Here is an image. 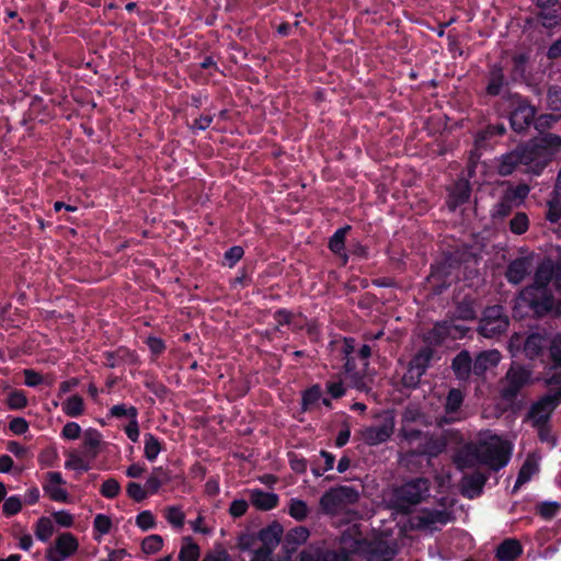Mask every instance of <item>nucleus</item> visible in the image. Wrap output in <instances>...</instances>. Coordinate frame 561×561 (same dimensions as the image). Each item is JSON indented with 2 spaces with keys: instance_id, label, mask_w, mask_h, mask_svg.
Returning a JSON list of instances; mask_svg holds the SVG:
<instances>
[{
  "instance_id": "obj_1",
  "label": "nucleus",
  "mask_w": 561,
  "mask_h": 561,
  "mask_svg": "<svg viewBox=\"0 0 561 561\" xmlns=\"http://www.w3.org/2000/svg\"><path fill=\"white\" fill-rule=\"evenodd\" d=\"M502 99L506 103L507 119L512 130L519 135L526 134L535 124L538 113L536 105L528 96L518 92L507 91Z\"/></svg>"
},
{
  "instance_id": "obj_2",
  "label": "nucleus",
  "mask_w": 561,
  "mask_h": 561,
  "mask_svg": "<svg viewBox=\"0 0 561 561\" xmlns=\"http://www.w3.org/2000/svg\"><path fill=\"white\" fill-rule=\"evenodd\" d=\"M474 449L477 450L480 463L488 466L494 471L504 468L512 455L511 445L496 435L476 442Z\"/></svg>"
},
{
  "instance_id": "obj_3",
  "label": "nucleus",
  "mask_w": 561,
  "mask_h": 561,
  "mask_svg": "<svg viewBox=\"0 0 561 561\" xmlns=\"http://www.w3.org/2000/svg\"><path fill=\"white\" fill-rule=\"evenodd\" d=\"M430 495V481L426 478H413L393 491V507L408 514L411 508Z\"/></svg>"
},
{
  "instance_id": "obj_4",
  "label": "nucleus",
  "mask_w": 561,
  "mask_h": 561,
  "mask_svg": "<svg viewBox=\"0 0 561 561\" xmlns=\"http://www.w3.org/2000/svg\"><path fill=\"white\" fill-rule=\"evenodd\" d=\"M525 145L535 160V175H539L550 162L552 154L561 148V136L543 133Z\"/></svg>"
},
{
  "instance_id": "obj_5",
  "label": "nucleus",
  "mask_w": 561,
  "mask_h": 561,
  "mask_svg": "<svg viewBox=\"0 0 561 561\" xmlns=\"http://www.w3.org/2000/svg\"><path fill=\"white\" fill-rule=\"evenodd\" d=\"M534 163L535 160L529 153L528 148L523 144L496 159V172L501 176H508L519 167H525L526 172L535 174Z\"/></svg>"
},
{
  "instance_id": "obj_6",
  "label": "nucleus",
  "mask_w": 561,
  "mask_h": 561,
  "mask_svg": "<svg viewBox=\"0 0 561 561\" xmlns=\"http://www.w3.org/2000/svg\"><path fill=\"white\" fill-rule=\"evenodd\" d=\"M519 305L528 308L533 317L542 319L551 313L553 294L536 287H525L518 295Z\"/></svg>"
},
{
  "instance_id": "obj_7",
  "label": "nucleus",
  "mask_w": 561,
  "mask_h": 561,
  "mask_svg": "<svg viewBox=\"0 0 561 561\" xmlns=\"http://www.w3.org/2000/svg\"><path fill=\"white\" fill-rule=\"evenodd\" d=\"M510 325V318L501 305L486 307L479 323V334L486 339H495L504 334Z\"/></svg>"
},
{
  "instance_id": "obj_8",
  "label": "nucleus",
  "mask_w": 561,
  "mask_h": 561,
  "mask_svg": "<svg viewBox=\"0 0 561 561\" xmlns=\"http://www.w3.org/2000/svg\"><path fill=\"white\" fill-rule=\"evenodd\" d=\"M359 492L356 488L350 485H337L329 489L320 497V506L327 514H335L343 506L357 503Z\"/></svg>"
},
{
  "instance_id": "obj_9",
  "label": "nucleus",
  "mask_w": 561,
  "mask_h": 561,
  "mask_svg": "<svg viewBox=\"0 0 561 561\" xmlns=\"http://www.w3.org/2000/svg\"><path fill=\"white\" fill-rule=\"evenodd\" d=\"M283 535V526L277 520L262 528L257 534V539L262 542V546L254 550L251 561H272V553L280 542Z\"/></svg>"
},
{
  "instance_id": "obj_10",
  "label": "nucleus",
  "mask_w": 561,
  "mask_h": 561,
  "mask_svg": "<svg viewBox=\"0 0 561 561\" xmlns=\"http://www.w3.org/2000/svg\"><path fill=\"white\" fill-rule=\"evenodd\" d=\"M354 543V547H350V552L364 553L366 561H392L397 554V549L386 540L367 541L358 539Z\"/></svg>"
},
{
  "instance_id": "obj_11",
  "label": "nucleus",
  "mask_w": 561,
  "mask_h": 561,
  "mask_svg": "<svg viewBox=\"0 0 561 561\" xmlns=\"http://www.w3.org/2000/svg\"><path fill=\"white\" fill-rule=\"evenodd\" d=\"M350 547L330 549L324 545H309L299 556V561H352Z\"/></svg>"
},
{
  "instance_id": "obj_12",
  "label": "nucleus",
  "mask_w": 561,
  "mask_h": 561,
  "mask_svg": "<svg viewBox=\"0 0 561 561\" xmlns=\"http://www.w3.org/2000/svg\"><path fill=\"white\" fill-rule=\"evenodd\" d=\"M506 386L503 389L505 399H515L520 390L530 382L531 371L520 365H512L506 373Z\"/></svg>"
},
{
  "instance_id": "obj_13",
  "label": "nucleus",
  "mask_w": 561,
  "mask_h": 561,
  "mask_svg": "<svg viewBox=\"0 0 561 561\" xmlns=\"http://www.w3.org/2000/svg\"><path fill=\"white\" fill-rule=\"evenodd\" d=\"M393 431L394 419L392 416H388L378 425L364 427L360 431V437L366 445L377 446L390 439Z\"/></svg>"
},
{
  "instance_id": "obj_14",
  "label": "nucleus",
  "mask_w": 561,
  "mask_h": 561,
  "mask_svg": "<svg viewBox=\"0 0 561 561\" xmlns=\"http://www.w3.org/2000/svg\"><path fill=\"white\" fill-rule=\"evenodd\" d=\"M78 539L71 533L60 534L55 540V547L47 549L48 561H62L77 552Z\"/></svg>"
},
{
  "instance_id": "obj_15",
  "label": "nucleus",
  "mask_w": 561,
  "mask_h": 561,
  "mask_svg": "<svg viewBox=\"0 0 561 561\" xmlns=\"http://www.w3.org/2000/svg\"><path fill=\"white\" fill-rule=\"evenodd\" d=\"M485 80L486 84L484 95L490 98L500 96L504 88L510 85V79L506 77L504 67L501 62H493L489 65Z\"/></svg>"
},
{
  "instance_id": "obj_16",
  "label": "nucleus",
  "mask_w": 561,
  "mask_h": 561,
  "mask_svg": "<svg viewBox=\"0 0 561 561\" xmlns=\"http://www.w3.org/2000/svg\"><path fill=\"white\" fill-rule=\"evenodd\" d=\"M488 476L479 470L472 473H466L461 478V494L468 499H474L482 494L483 488L488 481Z\"/></svg>"
},
{
  "instance_id": "obj_17",
  "label": "nucleus",
  "mask_w": 561,
  "mask_h": 561,
  "mask_svg": "<svg viewBox=\"0 0 561 561\" xmlns=\"http://www.w3.org/2000/svg\"><path fill=\"white\" fill-rule=\"evenodd\" d=\"M352 230V226L345 225L337 230L329 238L328 249L336 256H339L342 261V265L345 266L352 255L348 252V249L345 247L346 236Z\"/></svg>"
},
{
  "instance_id": "obj_18",
  "label": "nucleus",
  "mask_w": 561,
  "mask_h": 561,
  "mask_svg": "<svg viewBox=\"0 0 561 561\" xmlns=\"http://www.w3.org/2000/svg\"><path fill=\"white\" fill-rule=\"evenodd\" d=\"M62 476L58 471H48L45 474L43 490L55 502L65 503L68 500V493L59 485L65 484Z\"/></svg>"
},
{
  "instance_id": "obj_19",
  "label": "nucleus",
  "mask_w": 561,
  "mask_h": 561,
  "mask_svg": "<svg viewBox=\"0 0 561 561\" xmlns=\"http://www.w3.org/2000/svg\"><path fill=\"white\" fill-rule=\"evenodd\" d=\"M453 321L442 320L437 321L432 329H430L423 336V342L426 346L432 348L442 346L445 341L451 336Z\"/></svg>"
},
{
  "instance_id": "obj_20",
  "label": "nucleus",
  "mask_w": 561,
  "mask_h": 561,
  "mask_svg": "<svg viewBox=\"0 0 561 561\" xmlns=\"http://www.w3.org/2000/svg\"><path fill=\"white\" fill-rule=\"evenodd\" d=\"M450 368L457 380L467 382L473 375V360L469 351H460L453 359Z\"/></svg>"
},
{
  "instance_id": "obj_21",
  "label": "nucleus",
  "mask_w": 561,
  "mask_h": 561,
  "mask_svg": "<svg viewBox=\"0 0 561 561\" xmlns=\"http://www.w3.org/2000/svg\"><path fill=\"white\" fill-rule=\"evenodd\" d=\"M506 134V127L503 123L489 124L479 129L474 135V146L477 149H486L492 141Z\"/></svg>"
},
{
  "instance_id": "obj_22",
  "label": "nucleus",
  "mask_w": 561,
  "mask_h": 561,
  "mask_svg": "<svg viewBox=\"0 0 561 561\" xmlns=\"http://www.w3.org/2000/svg\"><path fill=\"white\" fill-rule=\"evenodd\" d=\"M501 353L496 350L480 352L473 360V375L478 378H484L485 373L496 367L501 360Z\"/></svg>"
},
{
  "instance_id": "obj_23",
  "label": "nucleus",
  "mask_w": 561,
  "mask_h": 561,
  "mask_svg": "<svg viewBox=\"0 0 561 561\" xmlns=\"http://www.w3.org/2000/svg\"><path fill=\"white\" fill-rule=\"evenodd\" d=\"M309 536L310 531L305 526H296L284 535L283 550L287 554L288 559H290L291 553H294L298 547L308 540Z\"/></svg>"
},
{
  "instance_id": "obj_24",
  "label": "nucleus",
  "mask_w": 561,
  "mask_h": 561,
  "mask_svg": "<svg viewBox=\"0 0 561 561\" xmlns=\"http://www.w3.org/2000/svg\"><path fill=\"white\" fill-rule=\"evenodd\" d=\"M471 196V185L467 180L457 181L449 191L447 206L450 210H456L459 206L469 202Z\"/></svg>"
},
{
  "instance_id": "obj_25",
  "label": "nucleus",
  "mask_w": 561,
  "mask_h": 561,
  "mask_svg": "<svg viewBox=\"0 0 561 561\" xmlns=\"http://www.w3.org/2000/svg\"><path fill=\"white\" fill-rule=\"evenodd\" d=\"M476 317L474 300L469 296H465L456 304L455 308L449 310L446 314V319L453 322L457 320L471 321L474 320Z\"/></svg>"
},
{
  "instance_id": "obj_26",
  "label": "nucleus",
  "mask_w": 561,
  "mask_h": 561,
  "mask_svg": "<svg viewBox=\"0 0 561 561\" xmlns=\"http://www.w3.org/2000/svg\"><path fill=\"white\" fill-rule=\"evenodd\" d=\"M537 5L540 8L538 15L545 27H552L560 22V7L558 0H537Z\"/></svg>"
},
{
  "instance_id": "obj_27",
  "label": "nucleus",
  "mask_w": 561,
  "mask_h": 561,
  "mask_svg": "<svg viewBox=\"0 0 561 561\" xmlns=\"http://www.w3.org/2000/svg\"><path fill=\"white\" fill-rule=\"evenodd\" d=\"M529 261L527 257H517L507 265L505 277L510 284H520L528 275Z\"/></svg>"
},
{
  "instance_id": "obj_28",
  "label": "nucleus",
  "mask_w": 561,
  "mask_h": 561,
  "mask_svg": "<svg viewBox=\"0 0 561 561\" xmlns=\"http://www.w3.org/2000/svg\"><path fill=\"white\" fill-rule=\"evenodd\" d=\"M465 401L463 392L458 388H451L446 397L444 403V411L446 416L444 417L445 423H451L456 421L453 417L454 414L458 413Z\"/></svg>"
},
{
  "instance_id": "obj_29",
  "label": "nucleus",
  "mask_w": 561,
  "mask_h": 561,
  "mask_svg": "<svg viewBox=\"0 0 561 561\" xmlns=\"http://www.w3.org/2000/svg\"><path fill=\"white\" fill-rule=\"evenodd\" d=\"M523 553V546L517 539H504L496 548L495 557L499 561H515Z\"/></svg>"
},
{
  "instance_id": "obj_30",
  "label": "nucleus",
  "mask_w": 561,
  "mask_h": 561,
  "mask_svg": "<svg viewBox=\"0 0 561 561\" xmlns=\"http://www.w3.org/2000/svg\"><path fill=\"white\" fill-rule=\"evenodd\" d=\"M250 501L260 511H271L278 505L279 497L276 493L255 489L250 493Z\"/></svg>"
},
{
  "instance_id": "obj_31",
  "label": "nucleus",
  "mask_w": 561,
  "mask_h": 561,
  "mask_svg": "<svg viewBox=\"0 0 561 561\" xmlns=\"http://www.w3.org/2000/svg\"><path fill=\"white\" fill-rule=\"evenodd\" d=\"M454 463L460 470L474 468L480 463L474 443L467 444L460 451L454 456Z\"/></svg>"
},
{
  "instance_id": "obj_32",
  "label": "nucleus",
  "mask_w": 561,
  "mask_h": 561,
  "mask_svg": "<svg viewBox=\"0 0 561 561\" xmlns=\"http://www.w3.org/2000/svg\"><path fill=\"white\" fill-rule=\"evenodd\" d=\"M554 410L556 403L553 404L549 397H541L539 400L531 404L528 412V417L531 419V421L545 419L546 422H550L551 415Z\"/></svg>"
},
{
  "instance_id": "obj_33",
  "label": "nucleus",
  "mask_w": 561,
  "mask_h": 561,
  "mask_svg": "<svg viewBox=\"0 0 561 561\" xmlns=\"http://www.w3.org/2000/svg\"><path fill=\"white\" fill-rule=\"evenodd\" d=\"M322 399V388L319 383L311 385L301 392L300 412L307 413L317 409Z\"/></svg>"
},
{
  "instance_id": "obj_34",
  "label": "nucleus",
  "mask_w": 561,
  "mask_h": 561,
  "mask_svg": "<svg viewBox=\"0 0 561 561\" xmlns=\"http://www.w3.org/2000/svg\"><path fill=\"white\" fill-rule=\"evenodd\" d=\"M103 357L105 358L104 365L106 367L115 368L125 363L133 362L135 353L125 346H119L114 351H105Z\"/></svg>"
},
{
  "instance_id": "obj_35",
  "label": "nucleus",
  "mask_w": 561,
  "mask_h": 561,
  "mask_svg": "<svg viewBox=\"0 0 561 561\" xmlns=\"http://www.w3.org/2000/svg\"><path fill=\"white\" fill-rule=\"evenodd\" d=\"M335 463V456L327 450H321L319 456L310 460V469L314 477H321L324 472L332 470Z\"/></svg>"
},
{
  "instance_id": "obj_36",
  "label": "nucleus",
  "mask_w": 561,
  "mask_h": 561,
  "mask_svg": "<svg viewBox=\"0 0 561 561\" xmlns=\"http://www.w3.org/2000/svg\"><path fill=\"white\" fill-rule=\"evenodd\" d=\"M101 433L95 428H89L83 435V456L93 460L99 455V448L101 445Z\"/></svg>"
},
{
  "instance_id": "obj_37",
  "label": "nucleus",
  "mask_w": 561,
  "mask_h": 561,
  "mask_svg": "<svg viewBox=\"0 0 561 561\" xmlns=\"http://www.w3.org/2000/svg\"><path fill=\"white\" fill-rule=\"evenodd\" d=\"M538 470H539V466H538V461H537L535 455H528L518 471L517 479L515 481L513 491L515 492L523 484L528 482Z\"/></svg>"
},
{
  "instance_id": "obj_38",
  "label": "nucleus",
  "mask_w": 561,
  "mask_h": 561,
  "mask_svg": "<svg viewBox=\"0 0 561 561\" xmlns=\"http://www.w3.org/2000/svg\"><path fill=\"white\" fill-rule=\"evenodd\" d=\"M170 481V474L163 467H153L151 474L148 477L145 486L149 494H156L160 488Z\"/></svg>"
},
{
  "instance_id": "obj_39",
  "label": "nucleus",
  "mask_w": 561,
  "mask_h": 561,
  "mask_svg": "<svg viewBox=\"0 0 561 561\" xmlns=\"http://www.w3.org/2000/svg\"><path fill=\"white\" fill-rule=\"evenodd\" d=\"M450 520V513L445 510H425L419 516V523L423 527H430L436 523L446 525Z\"/></svg>"
},
{
  "instance_id": "obj_40",
  "label": "nucleus",
  "mask_w": 561,
  "mask_h": 561,
  "mask_svg": "<svg viewBox=\"0 0 561 561\" xmlns=\"http://www.w3.org/2000/svg\"><path fill=\"white\" fill-rule=\"evenodd\" d=\"M545 347V337L540 333H531L524 341V353L527 358L539 357Z\"/></svg>"
},
{
  "instance_id": "obj_41",
  "label": "nucleus",
  "mask_w": 561,
  "mask_h": 561,
  "mask_svg": "<svg viewBox=\"0 0 561 561\" xmlns=\"http://www.w3.org/2000/svg\"><path fill=\"white\" fill-rule=\"evenodd\" d=\"M434 354V348L424 345L413 355L409 364L425 374L431 365Z\"/></svg>"
},
{
  "instance_id": "obj_42",
  "label": "nucleus",
  "mask_w": 561,
  "mask_h": 561,
  "mask_svg": "<svg viewBox=\"0 0 561 561\" xmlns=\"http://www.w3.org/2000/svg\"><path fill=\"white\" fill-rule=\"evenodd\" d=\"M551 280H553L552 263L549 265H540L535 273L534 284L528 285L527 287L550 290L548 286Z\"/></svg>"
},
{
  "instance_id": "obj_43",
  "label": "nucleus",
  "mask_w": 561,
  "mask_h": 561,
  "mask_svg": "<svg viewBox=\"0 0 561 561\" xmlns=\"http://www.w3.org/2000/svg\"><path fill=\"white\" fill-rule=\"evenodd\" d=\"M62 412L69 417H78L84 412V400L79 394H72L61 404Z\"/></svg>"
},
{
  "instance_id": "obj_44",
  "label": "nucleus",
  "mask_w": 561,
  "mask_h": 561,
  "mask_svg": "<svg viewBox=\"0 0 561 561\" xmlns=\"http://www.w3.org/2000/svg\"><path fill=\"white\" fill-rule=\"evenodd\" d=\"M144 453L146 459L151 462L154 461L163 448L162 442L153 434L146 433L144 436Z\"/></svg>"
},
{
  "instance_id": "obj_45",
  "label": "nucleus",
  "mask_w": 561,
  "mask_h": 561,
  "mask_svg": "<svg viewBox=\"0 0 561 561\" xmlns=\"http://www.w3.org/2000/svg\"><path fill=\"white\" fill-rule=\"evenodd\" d=\"M201 556V549L191 537H184L183 543L179 552L180 561H197Z\"/></svg>"
},
{
  "instance_id": "obj_46",
  "label": "nucleus",
  "mask_w": 561,
  "mask_h": 561,
  "mask_svg": "<svg viewBox=\"0 0 561 561\" xmlns=\"http://www.w3.org/2000/svg\"><path fill=\"white\" fill-rule=\"evenodd\" d=\"M533 427L537 430L538 438L542 443H548L551 447H554L557 444V438L552 434V428L549 422L546 420H536L533 421Z\"/></svg>"
},
{
  "instance_id": "obj_47",
  "label": "nucleus",
  "mask_w": 561,
  "mask_h": 561,
  "mask_svg": "<svg viewBox=\"0 0 561 561\" xmlns=\"http://www.w3.org/2000/svg\"><path fill=\"white\" fill-rule=\"evenodd\" d=\"M515 207L518 206L503 193L500 201L493 207L492 217L495 219H504L512 214Z\"/></svg>"
},
{
  "instance_id": "obj_48",
  "label": "nucleus",
  "mask_w": 561,
  "mask_h": 561,
  "mask_svg": "<svg viewBox=\"0 0 561 561\" xmlns=\"http://www.w3.org/2000/svg\"><path fill=\"white\" fill-rule=\"evenodd\" d=\"M423 373L414 368L410 364L408 365L407 371L401 378V385L408 390H415L420 387Z\"/></svg>"
},
{
  "instance_id": "obj_49",
  "label": "nucleus",
  "mask_w": 561,
  "mask_h": 561,
  "mask_svg": "<svg viewBox=\"0 0 561 561\" xmlns=\"http://www.w3.org/2000/svg\"><path fill=\"white\" fill-rule=\"evenodd\" d=\"M288 514L297 522L305 520L309 515V507L304 500L290 499L288 503Z\"/></svg>"
},
{
  "instance_id": "obj_50",
  "label": "nucleus",
  "mask_w": 561,
  "mask_h": 561,
  "mask_svg": "<svg viewBox=\"0 0 561 561\" xmlns=\"http://www.w3.org/2000/svg\"><path fill=\"white\" fill-rule=\"evenodd\" d=\"M527 61L528 57L525 54H517L513 56V67L510 77L511 80L518 81L525 78Z\"/></svg>"
},
{
  "instance_id": "obj_51",
  "label": "nucleus",
  "mask_w": 561,
  "mask_h": 561,
  "mask_svg": "<svg viewBox=\"0 0 561 561\" xmlns=\"http://www.w3.org/2000/svg\"><path fill=\"white\" fill-rule=\"evenodd\" d=\"M529 186L525 183L508 187L504 194L507 195L517 206L522 205L529 194Z\"/></svg>"
},
{
  "instance_id": "obj_52",
  "label": "nucleus",
  "mask_w": 561,
  "mask_h": 561,
  "mask_svg": "<svg viewBox=\"0 0 561 561\" xmlns=\"http://www.w3.org/2000/svg\"><path fill=\"white\" fill-rule=\"evenodd\" d=\"M110 416L115 419L127 417L129 420L138 417V410L134 405H126L125 403L115 404L110 409Z\"/></svg>"
},
{
  "instance_id": "obj_53",
  "label": "nucleus",
  "mask_w": 561,
  "mask_h": 561,
  "mask_svg": "<svg viewBox=\"0 0 561 561\" xmlns=\"http://www.w3.org/2000/svg\"><path fill=\"white\" fill-rule=\"evenodd\" d=\"M5 402L9 410H22L27 405L28 400L23 390L14 389L9 393Z\"/></svg>"
},
{
  "instance_id": "obj_54",
  "label": "nucleus",
  "mask_w": 561,
  "mask_h": 561,
  "mask_svg": "<svg viewBox=\"0 0 561 561\" xmlns=\"http://www.w3.org/2000/svg\"><path fill=\"white\" fill-rule=\"evenodd\" d=\"M445 448L444 443L433 442L424 447L422 450H411L407 454L409 458L420 457V456H428L436 457L438 456Z\"/></svg>"
},
{
  "instance_id": "obj_55",
  "label": "nucleus",
  "mask_w": 561,
  "mask_h": 561,
  "mask_svg": "<svg viewBox=\"0 0 561 561\" xmlns=\"http://www.w3.org/2000/svg\"><path fill=\"white\" fill-rule=\"evenodd\" d=\"M54 533V526L49 518L42 517L36 524L35 535L38 540L46 542Z\"/></svg>"
},
{
  "instance_id": "obj_56",
  "label": "nucleus",
  "mask_w": 561,
  "mask_h": 561,
  "mask_svg": "<svg viewBox=\"0 0 561 561\" xmlns=\"http://www.w3.org/2000/svg\"><path fill=\"white\" fill-rule=\"evenodd\" d=\"M164 517L174 528L181 529L184 526L185 515L178 506H169L165 510Z\"/></svg>"
},
{
  "instance_id": "obj_57",
  "label": "nucleus",
  "mask_w": 561,
  "mask_h": 561,
  "mask_svg": "<svg viewBox=\"0 0 561 561\" xmlns=\"http://www.w3.org/2000/svg\"><path fill=\"white\" fill-rule=\"evenodd\" d=\"M529 228V219L525 213H517L510 221V229L515 234H523Z\"/></svg>"
},
{
  "instance_id": "obj_58",
  "label": "nucleus",
  "mask_w": 561,
  "mask_h": 561,
  "mask_svg": "<svg viewBox=\"0 0 561 561\" xmlns=\"http://www.w3.org/2000/svg\"><path fill=\"white\" fill-rule=\"evenodd\" d=\"M558 121L559 116L554 114H537L535 124H533V126L536 130L539 131V134H543L547 129H550Z\"/></svg>"
},
{
  "instance_id": "obj_59",
  "label": "nucleus",
  "mask_w": 561,
  "mask_h": 561,
  "mask_svg": "<svg viewBox=\"0 0 561 561\" xmlns=\"http://www.w3.org/2000/svg\"><path fill=\"white\" fill-rule=\"evenodd\" d=\"M2 514L11 517L19 514L22 510V501L19 495H12L3 500Z\"/></svg>"
},
{
  "instance_id": "obj_60",
  "label": "nucleus",
  "mask_w": 561,
  "mask_h": 561,
  "mask_svg": "<svg viewBox=\"0 0 561 561\" xmlns=\"http://www.w3.org/2000/svg\"><path fill=\"white\" fill-rule=\"evenodd\" d=\"M65 467L70 470H76L79 472H87L91 469L90 462L84 460L83 457L71 453L69 458L65 462Z\"/></svg>"
},
{
  "instance_id": "obj_61",
  "label": "nucleus",
  "mask_w": 561,
  "mask_h": 561,
  "mask_svg": "<svg viewBox=\"0 0 561 561\" xmlns=\"http://www.w3.org/2000/svg\"><path fill=\"white\" fill-rule=\"evenodd\" d=\"M244 250L240 245H233L224 253L222 265L232 268L243 257Z\"/></svg>"
},
{
  "instance_id": "obj_62",
  "label": "nucleus",
  "mask_w": 561,
  "mask_h": 561,
  "mask_svg": "<svg viewBox=\"0 0 561 561\" xmlns=\"http://www.w3.org/2000/svg\"><path fill=\"white\" fill-rule=\"evenodd\" d=\"M121 492V484L115 478L106 479L101 488L100 493L106 499H115Z\"/></svg>"
},
{
  "instance_id": "obj_63",
  "label": "nucleus",
  "mask_w": 561,
  "mask_h": 561,
  "mask_svg": "<svg viewBox=\"0 0 561 561\" xmlns=\"http://www.w3.org/2000/svg\"><path fill=\"white\" fill-rule=\"evenodd\" d=\"M163 546V539L160 535H150L146 537L141 542V549L145 553H156L161 550Z\"/></svg>"
},
{
  "instance_id": "obj_64",
  "label": "nucleus",
  "mask_w": 561,
  "mask_h": 561,
  "mask_svg": "<svg viewBox=\"0 0 561 561\" xmlns=\"http://www.w3.org/2000/svg\"><path fill=\"white\" fill-rule=\"evenodd\" d=\"M126 493L131 500H134L137 503L142 502L145 499H147L149 494L146 486H142L137 482H129L126 486Z\"/></svg>"
}]
</instances>
